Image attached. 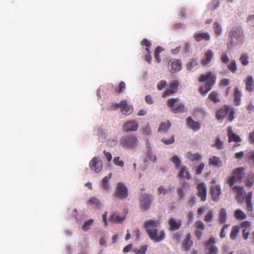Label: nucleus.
Segmentation results:
<instances>
[{
  "mask_svg": "<svg viewBox=\"0 0 254 254\" xmlns=\"http://www.w3.org/2000/svg\"><path fill=\"white\" fill-rule=\"evenodd\" d=\"M222 162L220 158L216 156H213L209 159V165L213 166H218L221 164Z\"/></svg>",
  "mask_w": 254,
  "mask_h": 254,
  "instance_id": "obj_35",
  "label": "nucleus"
},
{
  "mask_svg": "<svg viewBox=\"0 0 254 254\" xmlns=\"http://www.w3.org/2000/svg\"><path fill=\"white\" fill-rule=\"evenodd\" d=\"M230 111V108L227 106H223L222 108L218 109L216 113V118L217 120H223L228 114Z\"/></svg>",
  "mask_w": 254,
  "mask_h": 254,
  "instance_id": "obj_16",
  "label": "nucleus"
},
{
  "mask_svg": "<svg viewBox=\"0 0 254 254\" xmlns=\"http://www.w3.org/2000/svg\"><path fill=\"white\" fill-rule=\"evenodd\" d=\"M103 154L106 158V159L108 162H110L112 159V154L109 152L106 151V150L103 151Z\"/></svg>",
  "mask_w": 254,
  "mask_h": 254,
  "instance_id": "obj_61",
  "label": "nucleus"
},
{
  "mask_svg": "<svg viewBox=\"0 0 254 254\" xmlns=\"http://www.w3.org/2000/svg\"><path fill=\"white\" fill-rule=\"evenodd\" d=\"M194 38L197 42L202 40L207 41L210 39V35L207 32H197L194 34Z\"/></svg>",
  "mask_w": 254,
  "mask_h": 254,
  "instance_id": "obj_23",
  "label": "nucleus"
},
{
  "mask_svg": "<svg viewBox=\"0 0 254 254\" xmlns=\"http://www.w3.org/2000/svg\"><path fill=\"white\" fill-rule=\"evenodd\" d=\"M125 219V216H121L117 214H113L110 218V221L117 223L121 222Z\"/></svg>",
  "mask_w": 254,
  "mask_h": 254,
  "instance_id": "obj_30",
  "label": "nucleus"
},
{
  "mask_svg": "<svg viewBox=\"0 0 254 254\" xmlns=\"http://www.w3.org/2000/svg\"><path fill=\"white\" fill-rule=\"evenodd\" d=\"M120 144L122 147L133 149L135 148L138 145V139L137 137L132 134H128L122 136L120 139Z\"/></svg>",
  "mask_w": 254,
  "mask_h": 254,
  "instance_id": "obj_3",
  "label": "nucleus"
},
{
  "mask_svg": "<svg viewBox=\"0 0 254 254\" xmlns=\"http://www.w3.org/2000/svg\"><path fill=\"white\" fill-rule=\"evenodd\" d=\"M133 236H135V237L136 238H135L136 241H138L139 239L140 236V232L138 228L136 229L135 230H134L133 231Z\"/></svg>",
  "mask_w": 254,
  "mask_h": 254,
  "instance_id": "obj_62",
  "label": "nucleus"
},
{
  "mask_svg": "<svg viewBox=\"0 0 254 254\" xmlns=\"http://www.w3.org/2000/svg\"><path fill=\"white\" fill-rule=\"evenodd\" d=\"M234 216L237 219H244L247 217L245 213L240 209H238L235 211Z\"/></svg>",
  "mask_w": 254,
  "mask_h": 254,
  "instance_id": "obj_33",
  "label": "nucleus"
},
{
  "mask_svg": "<svg viewBox=\"0 0 254 254\" xmlns=\"http://www.w3.org/2000/svg\"><path fill=\"white\" fill-rule=\"evenodd\" d=\"M254 183V174L250 173L247 178L246 185L248 187H251Z\"/></svg>",
  "mask_w": 254,
  "mask_h": 254,
  "instance_id": "obj_36",
  "label": "nucleus"
},
{
  "mask_svg": "<svg viewBox=\"0 0 254 254\" xmlns=\"http://www.w3.org/2000/svg\"><path fill=\"white\" fill-rule=\"evenodd\" d=\"M175 93L176 92L175 91H174L172 89H171L170 88H169L165 91V92L163 93V94L162 95V97L163 98H165L167 96L172 95Z\"/></svg>",
  "mask_w": 254,
  "mask_h": 254,
  "instance_id": "obj_54",
  "label": "nucleus"
},
{
  "mask_svg": "<svg viewBox=\"0 0 254 254\" xmlns=\"http://www.w3.org/2000/svg\"><path fill=\"white\" fill-rule=\"evenodd\" d=\"M126 88V84L124 81H121L119 84V88L117 89V91L118 93H122Z\"/></svg>",
  "mask_w": 254,
  "mask_h": 254,
  "instance_id": "obj_57",
  "label": "nucleus"
},
{
  "mask_svg": "<svg viewBox=\"0 0 254 254\" xmlns=\"http://www.w3.org/2000/svg\"><path fill=\"white\" fill-rule=\"evenodd\" d=\"M144 228L149 238L155 242H159L163 240L165 236L164 231L158 233L157 227L160 224L158 220H149L144 222Z\"/></svg>",
  "mask_w": 254,
  "mask_h": 254,
  "instance_id": "obj_1",
  "label": "nucleus"
},
{
  "mask_svg": "<svg viewBox=\"0 0 254 254\" xmlns=\"http://www.w3.org/2000/svg\"><path fill=\"white\" fill-rule=\"evenodd\" d=\"M220 60L222 63L224 64H227L229 61V59L226 52H223L220 56Z\"/></svg>",
  "mask_w": 254,
  "mask_h": 254,
  "instance_id": "obj_48",
  "label": "nucleus"
},
{
  "mask_svg": "<svg viewBox=\"0 0 254 254\" xmlns=\"http://www.w3.org/2000/svg\"><path fill=\"white\" fill-rule=\"evenodd\" d=\"M141 45L143 46H145V50L147 51V52H149V48L151 46V42L146 39H144L141 42Z\"/></svg>",
  "mask_w": 254,
  "mask_h": 254,
  "instance_id": "obj_47",
  "label": "nucleus"
},
{
  "mask_svg": "<svg viewBox=\"0 0 254 254\" xmlns=\"http://www.w3.org/2000/svg\"><path fill=\"white\" fill-rule=\"evenodd\" d=\"M239 232V227L238 226H234L233 227L230 233V237L232 240H235L237 235Z\"/></svg>",
  "mask_w": 254,
  "mask_h": 254,
  "instance_id": "obj_37",
  "label": "nucleus"
},
{
  "mask_svg": "<svg viewBox=\"0 0 254 254\" xmlns=\"http://www.w3.org/2000/svg\"><path fill=\"white\" fill-rule=\"evenodd\" d=\"M223 142L221 141L219 137L216 139L215 143L212 145L213 147H216L218 149H221L223 148Z\"/></svg>",
  "mask_w": 254,
  "mask_h": 254,
  "instance_id": "obj_45",
  "label": "nucleus"
},
{
  "mask_svg": "<svg viewBox=\"0 0 254 254\" xmlns=\"http://www.w3.org/2000/svg\"><path fill=\"white\" fill-rule=\"evenodd\" d=\"M245 168L240 167L234 169L231 176L227 179V183L232 187L235 182H241L244 176Z\"/></svg>",
  "mask_w": 254,
  "mask_h": 254,
  "instance_id": "obj_5",
  "label": "nucleus"
},
{
  "mask_svg": "<svg viewBox=\"0 0 254 254\" xmlns=\"http://www.w3.org/2000/svg\"><path fill=\"white\" fill-rule=\"evenodd\" d=\"M128 190L123 183H118L116 188L114 195L121 199H125L128 196Z\"/></svg>",
  "mask_w": 254,
  "mask_h": 254,
  "instance_id": "obj_7",
  "label": "nucleus"
},
{
  "mask_svg": "<svg viewBox=\"0 0 254 254\" xmlns=\"http://www.w3.org/2000/svg\"><path fill=\"white\" fill-rule=\"evenodd\" d=\"M142 133L144 135H150L151 134V128L149 126V124L148 123L147 125L143 127L142 129Z\"/></svg>",
  "mask_w": 254,
  "mask_h": 254,
  "instance_id": "obj_43",
  "label": "nucleus"
},
{
  "mask_svg": "<svg viewBox=\"0 0 254 254\" xmlns=\"http://www.w3.org/2000/svg\"><path fill=\"white\" fill-rule=\"evenodd\" d=\"M214 29L216 35H220L221 32V27L217 22L214 23Z\"/></svg>",
  "mask_w": 254,
  "mask_h": 254,
  "instance_id": "obj_52",
  "label": "nucleus"
},
{
  "mask_svg": "<svg viewBox=\"0 0 254 254\" xmlns=\"http://www.w3.org/2000/svg\"><path fill=\"white\" fill-rule=\"evenodd\" d=\"M213 218V213L212 210H209L205 216L204 220L206 222H210Z\"/></svg>",
  "mask_w": 254,
  "mask_h": 254,
  "instance_id": "obj_44",
  "label": "nucleus"
},
{
  "mask_svg": "<svg viewBox=\"0 0 254 254\" xmlns=\"http://www.w3.org/2000/svg\"><path fill=\"white\" fill-rule=\"evenodd\" d=\"M208 99L214 103H219L220 100L218 97V94L216 91H213L211 92L209 96Z\"/></svg>",
  "mask_w": 254,
  "mask_h": 254,
  "instance_id": "obj_29",
  "label": "nucleus"
},
{
  "mask_svg": "<svg viewBox=\"0 0 254 254\" xmlns=\"http://www.w3.org/2000/svg\"><path fill=\"white\" fill-rule=\"evenodd\" d=\"M147 246L143 245L138 249H134L133 252L135 254H145L147 250Z\"/></svg>",
  "mask_w": 254,
  "mask_h": 254,
  "instance_id": "obj_41",
  "label": "nucleus"
},
{
  "mask_svg": "<svg viewBox=\"0 0 254 254\" xmlns=\"http://www.w3.org/2000/svg\"><path fill=\"white\" fill-rule=\"evenodd\" d=\"M197 196L200 198L201 201H205L206 200L207 186L204 183H200L196 186Z\"/></svg>",
  "mask_w": 254,
  "mask_h": 254,
  "instance_id": "obj_9",
  "label": "nucleus"
},
{
  "mask_svg": "<svg viewBox=\"0 0 254 254\" xmlns=\"http://www.w3.org/2000/svg\"><path fill=\"white\" fill-rule=\"evenodd\" d=\"M205 164L204 163H201L196 169L195 174L196 175H200L201 174L204 168Z\"/></svg>",
  "mask_w": 254,
  "mask_h": 254,
  "instance_id": "obj_55",
  "label": "nucleus"
},
{
  "mask_svg": "<svg viewBox=\"0 0 254 254\" xmlns=\"http://www.w3.org/2000/svg\"><path fill=\"white\" fill-rule=\"evenodd\" d=\"M120 157L119 156L115 157L113 159L114 163L118 166L123 167L124 165V163L123 161L120 160Z\"/></svg>",
  "mask_w": 254,
  "mask_h": 254,
  "instance_id": "obj_49",
  "label": "nucleus"
},
{
  "mask_svg": "<svg viewBox=\"0 0 254 254\" xmlns=\"http://www.w3.org/2000/svg\"><path fill=\"white\" fill-rule=\"evenodd\" d=\"M193 245V242L191 240V235L190 233L187 234L185 240L182 243V246L185 251H189L192 246Z\"/></svg>",
  "mask_w": 254,
  "mask_h": 254,
  "instance_id": "obj_22",
  "label": "nucleus"
},
{
  "mask_svg": "<svg viewBox=\"0 0 254 254\" xmlns=\"http://www.w3.org/2000/svg\"><path fill=\"white\" fill-rule=\"evenodd\" d=\"M90 169L96 173L100 172L103 167V163L99 157H94L89 162Z\"/></svg>",
  "mask_w": 254,
  "mask_h": 254,
  "instance_id": "obj_10",
  "label": "nucleus"
},
{
  "mask_svg": "<svg viewBox=\"0 0 254 254\" xmlns=\"http://www.w3.org/2000/svg\"><path fill=\"white\" fill-rule=\"evenodd\" d=\"M249 57L247 55L244 54L243 55L241 58H240V61L241 62V63L244 65H246L248 64L249 61H248Z\"/></svg>",
  "mask_w": 254,
  "mask_h": 254,
  "instance_id": "obj_50",
  "label": "nucleus"
},
{
  "mask_svg": "<svg viewBox=\"0 0 254 254\" xmlns=\"http://www.w3.org/2000/svg\"><path fill=\"white\" fill-rule=\"evenodd\" d=\"M120 108L122 113L124 115H130L133 111V107L131 105H128L126 100L121 101L120 102Z\"/></svg>",
  "mask_w": 254,
  "mask_h": 254,
  "instance_id": "obj_14",
  "label": "nucleus"
},
{
  "mask_svg": "<svg viewBox=\"0 0 254 254\" xmlns=\"http://www.w3.org/2000/svg\"><path fill=\"white\" fill-rule=\"evenodd\" d=\"M251 226V223L248 221H245L241 223V226L244 229H249Z\"/></svg>",
  "mask_w": 254,
  "mask_h": 254,
  "instance_id": "obj_60",
  "label": "nucleus"
},
{
  "mask_svg": "<svg viewBox=\"0 0 254 254\" xmlns=\"http://www.w3.org/2000/svg\"><path fill=\"white\" fill-rule=\"evenodd\" d=\"M162 141L163 143H164L165 144H167V145H169V144L174 143L175 141L174 135H173L171 136V138H170V139H166L165 138H162Z\"/></svg>",
  "mask_w": 254,
  "mask_h": 254,
  "instance_id": "obj_53",
  "label": "nucleus"
},
{
  "mask_svg": "<svg viewBox=\"0 0 254 254\" xmlns=\"http://www.w3.org/2000/svg\"><path fill=\"white\" fill-rule=\"evenodd\" d=\"M168 192L167 190L165 189L163 187L161 186L158 189V193L159 194H166Z\"/></svg>",
  "mask_w": 254,
  "mask_h": 254,
  "instance_id": "obj_63",
  "label": "nucleus"
},
{
  "mask_svg": "<svg viewBox=\"0 0 254 254\" xmlns=\"http://www.w3.org/2000/svg\"><path fill=\"white\" fill-rule=\"evenodd\" d=\"M151 197L147 194H143L140 197V208L145 211L149 209L151 205Z\"/></svg>",
  "mask_w": 254,
  "mask_h": 254,
  "instance_id": "obj_12",
  "label": "nucleus"
},
{
  "mask_svg": "<svg viewBox=\"0 0 254 254\" xmlns=\"http://www.w3.org/2000/svg\"><path fill=\"white\" fill-rule=\"evenodd\" d=\"M229 35L231 37V41L230 43L227 45V48L228 49H230L232 47L233 42L234 40H236V43L237 44H241L243 42L244 34L241 28H234L232 30L229 32Z\"/></svg>",
  "mask_w": 254,
  "mask_h": 254,
  "instance_id": "obj_4",
  "label": "nucleus"
},
{
  "mask_svg": "<svg viewBox=\"0 0 254 254\" xmlns=\"http://www.w3.org/2000/svg\"><path fill=\"white\" fill-rule=\"evenodd\" d=\"M88 205H93L96 208H99L101 205V202L99 199L96 197H92L89 199L87 202Z\"/></svg>",
  "mask_w": 254,
  "mask_h": 254,
  "instance_id": "obj_31",
  "label": "nucleus"
},
{
  "mask_svg": "<svg viewBox=\"0 0 254 254\" xmlns=\"http://www.w3.org/2000/svg\"><path fill=\"white\" fill-rule=\"evenodd\" d=\"M234 95L235 98L234 104L236 106H238L240 105L241 101V93L238 90V88H235Z\"/></svg>",
  "mask_w": 254,
  "mask_h": 254,
  "instance_id": "obj_32",
  "label": "nucleus"
},
{
  "mask_svg": "<svg viewBox=\"0 0 254 254\" xmlns=\"http://www.w3.org/2000/svg\"><path fill=\"white\" fill-rule=\"evenodd\" d=\"M246 84V90L249 92H252L254 91V81L252 75H249L245 80Z\"/></svg>",
  "mask_w": 254,
  "mask_h": 254,
  "instance_id": "obj_20",
  "label": "nucleus"
},
{
  "mask_svg": "<svg viewBox=\"0 0 254 254\" xmlns=\"http://www.w3.org/2000/svg\"><path fill=\"white\" fill-rule=\"evenodd\" d=\"M215 240L213 237H210L205 243L206 254H216L218 250L215 246Z\"/></svg>",
  "mask_w": 254,
  "mask_h": 254,
  "instance_id": "obj_11",
  "label": "nucleus"
},
{
  "mask_svg": "<svg viewBox=\"0 0 254 254\" xmlns=\"http://www.w3.org/2000/svg\"><path fill=\"white\" fill-rule=\"evenodd\" d=\"M179 100L178 98H170L167 101L168 106L174 113H184L187 111L183 103H178Z\"/></svg>",
  "mask_w": 254,
  "mask_h": 254,
  "instance_id": "obj_6",
  "label": "nucleus"
},
{
  "mask_svg": "<svg viewBox=\"0 0 254 254\" xmlns=\"http://www.w3.org/2000/svg\"><path fill=\"white\" fill-rule=\"evenodd\" d=\"M170 70L172 73L177 72L182 68V62L180 60L173 59L169 61L168 63Z\"/></svg>",
  "mask_w": 254,
  "mask_h": 254,
  "instance_id": "obj_15",
  "label": "nucleus"
},
{
  "mask_svg": "<svg viewBox=\"0 0 254 254\" xmlns=\"http://www.w3.org/2000/svg\"><path fill=\"white\" fill-rule=\"evenodd\" d=\"M166 85V81L162 80L158 82L157 88L159 90H161Z\"/></svg>",
  "mask_w": 254,
  "mask_h": 254,
  "instance_id": "obj_59",
  "label": "nucleus"
},
{
  "mask_svg": "<svg viewBox=\"0 0 254 254\" xmlns=\"http://www.w3.org/2000/svg\"><path fill=\"white\" fill-rule=\"evenodd\" d=\"M233 190L237 192L236 199L239 202H242L241 199L244 192L243 187L240 186H234L233 188Z\"/></svg>",
  "mask_w": 254,
  "mask_h": 254,
  "instance_id": "obj_25",
  "label": "nucleus"
},
{
  "mask_svg": "<svg viewBox=\"0 0 254 254\" xmlns=\"http://www.w3.org/2000/svg\"><path fill=\"white\" fill-rule=\"evenodd\" d=\"M171 126V124L170 122L162 123L158 128V131L166 132L170 128Z\"/></svg>",
  "mask_w": 254,
  "mask_h": 254,
  "instance_id": "obj_34",
  "label": "nucleus"
},
{
  "mask_svg": "<svg viewBox=\"0 0 254 254\" xmlns=\"http://www.w3.org/2000/svg\"><path fill=\"white\" fill-rule=\"evenodd\" d=\"M171 160L175 165L176 168H178L180 166L181 161L177 155L174 156L171 158Z\"/></svg>",
  "mask_w": 254,
  "mask_h": 254,
  "instance_id": "obj_46",
  "label": "nucleus"
},
{
  "mask_svg": "<svg viewBox=\"0 0 254 254\" xmlns=\"http://www.w3.org/2000/svg\"><path fill=\"white\" fill-rule=\"evenodd\" d=\"M112 173H110L109 174L105 176L102 181V189L104 190H108L109 189L110 186L109 184V181L112 177Z\"/></svg>",
  "mask_w": 254,
  "mask_h": 254,
  "instance_id": "obj_27",
  "label": "nucleus"
},
{
  "mask_svg": "<svg viewBox=\"0 0 254 254\" xmlns=\"http://www.w3.org/2000/svg\"><path fill=\"white\" fill-rule=\"evenodd\" d=\"M250 234V230L247 229H244L243 230V237L245 240H247Z\"/></svg>",
  "mask_w": 254,
  "mask_h": 254,
  "instance_id": "obj_64",
  "label": "nucleus"
},
{
  "mask_svg": "<svg viewBox=\"0 0 254 254\" xmlns=\"http://www.w3.org/2000/svg\"><path fill=\"white\" fill-rule=\"evenodd\" d=\"M213 53L211 50H208L204 54V57L201 60L200 63L203 66L207 65L211 61Z\"/></svg>",
  "mask_w": 254,
  "mask_h": 254,
  "instance_id": "obj_17",
  "label": "nucleus"
},
{
  "mask_svg": "<svg viewBox=\"0 0 254 254\" xmlns=\"http://www.w3.org/2000/svg\"><path fill=\"white\" fill-rule=\"evenodd\" d=\"M139 127V125L137 122L135 120H131L126 122L123 125L122 129L123 131L135 132L137 130Z\"/></svg>",
  "mask_w": 254,
  "mask_h": 254,
  "instance_id": "obj_8",
  "label": "nucleus"
},
{
  "mask_svg": "<svg viewBox=\"0 0 254 254\" xmlns=\"http://www.w3.org/2000/svg\"><path fill=\"white\" fill-rule=\"evenodd\" d=\"M227 220V212L225 208H222L219 210L218 221L221 224H224Z\"/></svg>",
  "mask_w": 254,
  "mask_h": 254,
  "instance_id": "obj_28",
  "label": "nucleus"
},
{
  "mask_svg": "<svg viewBox=\"0 0 254 254\" xmlns=\"http://www.w3.org/2000/svg\"><path fill=\"white\" fill-rule=\"evenodd\" d=\"M194 226L196 229H200L201 230H203L205 228L204 223L200 220L197 221L195 222Z\"/></svg>",
  "mask_w": 254,
  "mask_h": 254,
  "instance_id": "obj_51",
  "label": "nucleus"
},
{
  "mask_svg": "<svg viewBox=\"0 0 254 254\" xmlns=\"http://www.w3.org/2000/svg\"><path fill=\"white\" fill-rule=\"evenodd\" d=\"M198 65V62L195 59H192L188 62L187 64V68L188 70H190L192 68Z\"/></svg>",
  "mask_w": 254,
  "mask_h": 254,
  "instance_id": "obj_38",
  "label": "nucleus"
},
{
  "mask_svg": "<svg viewBox=\"0 0 254 254\" xmlns=\"http://www.w3.org/2000/svg\"><path fill=\"white\" fill-rule=\"evenodd\" d=\"M186 122L187 127L193 130H198L200 128V123L194 121L190 117L187 118Z\"/></svg>",
  "mask_w": 254,
  "mask_h": 254,
  "instance_id": "obj_18",
  "label": "nucleus"
},
{
  "mask_svg": "<svg viewBox=\"0 0 254 254\" xmlns=\"http://www.w3.org/2000/svg\"><path fill=\"white\" fill-rule=\"evenodd\" d=\"M216 77L215 74L211 71L207 72L205 74H201L198 78V81H205L204 86L199 87V91L202 95H205L210 91L216 82Z\"/></svg>",
  "mask_w": 254,
  "mask_h": 254,
  "instance_id": "obj_2",
  "label": "nucleus"
},
{
  "mask_svg": "<svg viewBox=\"0 0 254 254\" xmlns=\"http://www.w3.org/2000/svg\"><path fill=\"white\" fill-rule=\"evenodd\" d=\"M228 68L232 72H235L237 69V64L235 60H232L230 63L227 65Z\"/></svg>",
  "mask_w": 254,
  "mask_h": 254,
  "instance_id": "obj_40",
  "label": "nucleus"
},
{
  "mask_svg": "<svg viewBox=\"0 0 254 254\" xmlns=\"http://www.w3.org/2000/svg\"><path fill=\"white\" fill-rule=\"evenodd\" d=\"M93 223V220L92 219H89L84 222L83 225L82 226V229L85 231H88Z\"/></svg>",
  "mask_w": 254,
  "mask_h": 254,
  "instance_id": "obj_39",
  "label": "nucleus"
},
{
  "mask_svg": "<svg viewBox=\"0 0 254 254\" xmlns=\"http://www.w3.org/2000/svg\"><path fill=\"white\" fill-rule=\"evenodd\" d=\"M120 107V103H112L109 107V110L111 111L116 110L117 109Z\"/></svg>",
  "mask_w": 254,
  "mask_h": 254,
  "instance_id": "obj_58",
  "label": "nucleus"
},
{
  "mask_svg": "<svg viewBox=\"0 0 254 254\" xmlns=\"http://www.w3.org/2000/svg\"><path fill=\"white\" fill-rule=\"evenodd\" d=\"M227 132L229 138V142L235 141L236 142H239L241 141L240 137L233 132L232 127H229L227 128Z\"/></svg>",
  "mask_w": 254,
  "mask_h": 254,
  "instance_id": "obj_21",
  "label": "nucleus"
},
{
  "mask_svg": "<svg viewBox=\"0 0 254 254\" xmlns=\"http://www.w3.org/2000/svg\"><path fill=\"white\" fill-rule=\"evenodd\" d=\"M179 85V81L175 80L170 83V88L176 93L178 89Z\"/></svg>",
  "mask_w": 254,
  "mask_h": 254,
  "instance_id": "obj_42",
  "label": "nucleus"
},
{
  "mask_svg": "<svg viewBox=\"0 0 254 254\" xmlns=\"http://www.w3.org/2000/svg\"><path fill=\"white\" fill-rule=\"evenodd\" d=\"M168 224L171 231H175L178 230L181 227L182 221L180 219H175L173 218H171L168 221Z\"/></svg>",
  "mask_w": 254,
  "mask_h": 254,
  "instance_id": "obj_19",
  "label": "nucleus"
},
{
  "mask_svg": "<svg viewBox=\"0 0 254 254\" xmlns=\"http://www.w3.org/2000/svg\"><path fill=\"white\" fill-rule=\"evenodd\" d=\"M187 158L190 161H199L201 158L202 156L199 153H192L190 152H188L186 155Z\"/></svg>",
  "mask_w": 254,
  "mask_h": 254,
  "instance_id": "obj_26",
  "label": "nucleus"
},
{
  "mask_svg": "<svg viewBox=\"0 0 254 254\" xmlns=\"http://www.w3.org/2000/svg\"><path fill=\"white\" fill-rule=\"evenodd\" d=\"M210 192L212 200L214 201H218L221 194V190L220 186L218 185H212L210 187Z\"/></svg>",
  "mask_w": 254,
  "mask_h": 254,
  "instance_id": "obj_13",
  "label": "nucleus"
},
{
  "mask_svg": "<svg viewBox=\"0 0 254 254\" xmlns=\"http://www.w3.org/2000/svg\"><path fill=\"white\" fill-rule=\"evenodd\" d=\"M229 226V224H224L221 229L220 237L221 238H224L226 237V232L225 230Z\"/></svg>",
  "mask_w": 254,
  "mask_h": 254,
  "instance_id": "obj_56",
  "label": "nucleus"
},
{
  "mask_svg": "<svg viewBox=\"0 0 254 254\" xmlns=\"http://www.w3.org/2000/svg\"><path fill=\"white\" fill-rule=\"evenodd\" d=\"M178 176L180 178H185L187 180H190L191 178L190 175L185 166H182L181 167Z\"/></svg>",
  "mask_w": 254,
  "mask_h": 254,
  "instance_id": "obj_24",
  "label": "nucleus"
}]
</instances>
